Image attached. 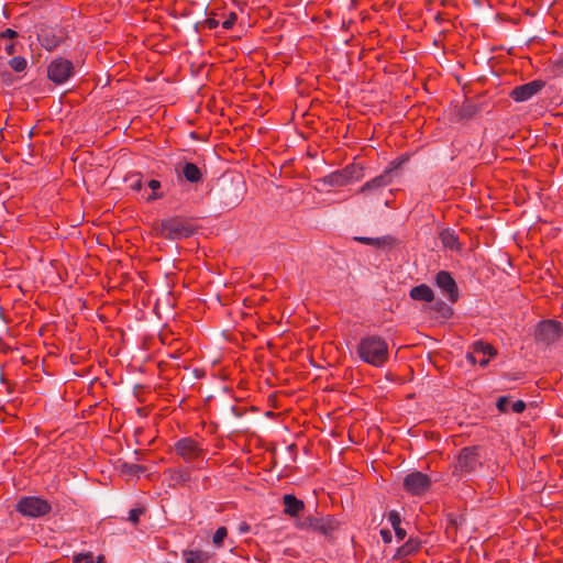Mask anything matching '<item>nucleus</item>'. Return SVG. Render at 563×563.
Listing matches in <instances>:
<instances>
[{
    "label": "nucleus",
    "instance_id": "obj_1",
    "mask_svg": "<svg viewBox=\"0 0 563 563\" xmlns=\"http://www.w3.org/2000/svg\"><path fill=\"white\" fill-rule=\"evenodd\" d=\"M387 343L379 336H367L360 341L357 354L371 365L380 366L387 358Z\"/></svg>",
    "mask_w": 563,
    "mask_h": 563
},
{
    "label": "nucleus",
    "instance_id": "obj_2",
    "mask_svg": "<svg viewBox=\"0 0 563 563\" xmlns=\"http://www.w3.org/2000/svg\"><path fill=\"white\" fill-rule=\"evenodd\" d=\"M244 192L245 185L240 178L223 179L217 190V199L222 207L233 208L242 201Z\"/></svg>",
    "mask_w": 563,
    "mask_h": 563
},
{
    "label": "nucleus",
    "instance_id": "obj_3",
    "mask_svg": "<svg viewBox=\"0 0 563 563\" xmlns=\"http://www.w3.org/2000/svg\"><path fill=\"white\" fill-rule=\"evenodd\" d=\"M155 231L158 235L168 240H181L192 235L195 229L186 220L180 218L163 219L156 224Z\"/></svg>",
    "mask_w": 563,
    "mask_h": 563
},
{
    "label": "nucleus",
    "instance_id": "obj_4",
    "mask_svg": "<svg viewBox=\"0 0 563 563\" xmlns=\"http://www.w3.org/2000/svg\"><path fill=\"white\" fill-rule=\"evenodd\" d=\"M363 167L360 164H350L341 170L333 172L318 180L320 185L341 187L363 178Z\"/></svg>",
    "mask_w": 563,
    "mask_h": 563
},
{
    "label": "nucleus",
    "instance_id": "obj_5",
    "mask_svg": "<svg viewBox=\"0 0 563 563\" xmlns=\"http://www.w3.org/2000/svg\"><path fill=\"white\" fill-rule=\"evenodd\" d=\"M15 510L29 519L42 518L51 512V504L37 496H24L15 505Z\"/></svg>",
    "mask_w": 563,
    "mask_h": 563
},
{
    "label": "nucleus",
    "instance_id": "obj_6",
    "mask_svg": "<svg viewBox=\"0 0 563 563\" xmlns=\"http://www.w3.org/2000/svg\"><path fill=\"white\" fill-rule=\"evenodd\" d=\"M409 161V155L404 154L398 157L396 161L391 162L390 165L377 177L372 180L365 183L361 191L365 192L368 190H376L386 187L391 184L394 178L399 175V170L401 167Z\"/></svg>",
    "mask_w": 563,
    "mask_h": 563
},
{
    "label": "nucleus",
    "instance_id": "obj_7",
    "mask_svg": "<svg viewBox=\"0 0 563 563\" xmlns=\"http://www.w3.org/2000/svg\"><path fill=\"white\" fill-rule=\"evenodd\" d=\"M434 284L442 296L446 297L451 303L459 300L460 294L457 284L449 272L440 271L435 275Z\"/></svg>",
    "mask_w": 563,
    "mask_h": 563
},
{
    "label": "nucleus",
    "instance_id": "obj_8",
    "mask_svg": "<svg viewBox=\"0 0 563 563\" xmlns=\"http://www.w3.org/2000/svg\"><path fill=\"white\" fill-rule=\"evenodd\" d=\"M73 73L74 66L71 62L62 57L54 59L47 68L48 78L55 84H64L70 78Z\"/></svg>",
    "mask_w": 563,
    "mask_h": 563
},
{
    "label": "nucleus",
    "instance_id": "obj_9",
    "mask_svg": "<svg viewBox=\"0 0 563 563\" xmlns=\"http://www.w3.org/2000/svg\"><path fill=\"white\" fill-rule=\"evenodd\" d=\"M561 334V323L554 320H545L540 322L536 330V339L547 344L558 341Z\"/></svg>",
    "mask_w": 563,
    "mask_h": 563
},
{
    "label": "nucleus",
    "instance_id": "obj_10",
    "mask_svg": "<svg viewBox=\"0 0 563 563\" xmlns=\"http://www.w3.org/2000/svg\"><path fill=\"white\" fill-rule=\"evenodd\" d=\"M495 355L493 346L485 342H475L472 350L467 353L466 357L471 364H478L479 366H486L490 358Z\"/></svg>",
    "mask_w": 563,
    "mask_h": 563
},
{
    "label": "nucleus",
    "instance_id": "obj_11",
    "mask_svg": "<svg viewBox=\"0 0 563 563\" xmlns=\"http://www.w3.org/2000/svg\"><path fill=\"white\" fill-rule=\"evenodd\" d=\"M544 85L545 84L542 80H532L530 82L514 88L510 93V97L518 102L527 101L534 95L540 92Z\"/></svg>",
    "mask_w": 563,
    "mask_h": 563
},
{
    "label": "nucleus",
    "instance_id": "obj_12",
    "mask_svg": "<svg viewBox=\"0 0 563 563\" xmlns=\"http://www.w3.org/2000/svg\"><path fill=\"white\" fill-rule=\"evenodd\" d=\"M175 450L186 461H192L202 454V449L189 438L179 440L175 445Z\"/></svg>",
    "mask_w": 563,
    "mask_h": 563
},
{
    "label": "nucleus",
    "instance_id": "obj_13",
    "mask_svg": "<svg viewBox=\"0 0 563 563\" xmlns=\"http://www.w3.org/2000/svg\"><path fill=\"white\" fill-rule=\"evenodd\" d=\"M426 313L434 323H443L453 316V309L443 301H437L428 310L424 309Z\"/></svg>",
    "mask_w": 563,
    "mask_h": 563
},
{
    "label": "nucleus",
    "instance_id": "obj_14",
    "mask_svg": "<svg viewBox=\"0 0 563 563\" xmlns=\"http://www.w3.org/2000/svg\"><path fill=\"white\" fill-rule=\"evenodd\" d=\"M478 463L479 462H478L475 449H472V448L463 449L457 457V467L462 472L474 471L476 468V466L478 465Z\"/></svg>",
    "mask_w": 563,
    "mask_h": 563
},
{
    "label": "nucleus",
    "instance_id": "obj_15",
    "mask_svg": "<svg viewBox=\"0 0 563 563\" xmlns=\"http://www.w3.org/2000/svg\"><path fill=\"white\" fill-rule=\"evenodd\" d=\"M404 488L411 496H420L422 494V473L419 471L411 472L404 477Z\"/></svg>",
    "mask_w": 563,
    "mask_h": 563
},
{
    "label": "nucleus",
    "instance_id": "obj_16",
    "mask_svg": "<svg viewBox=\"0 0 563 563\" xmlns=\"http://www.w3.org/2000/svg\"><path fill=\"white\" fill-rule=\"evenodd\" d=\"M284 512L288 516L296 517L303 510L305 504L302 500L297 499L294 495L287 494L284 496Z\"/></svg>",
    "mask_w": 563,
    "mask_h": 563
},
{
    "label": "nucleus",
    "instance_id": "obj_17",
    "mask_svg": "<svg viewBox=\"0 0 563 563\" xmlns=\"http://www.w3.org/2000/svg\"><path fill=\"white\" fill-rule=\"evenodd\" d=\"M439 238L442 242L443 247L449 249L451 251H459L460 243L459 239L452 230H442L439 234Z\"/></svg>",
    "mask_w": 563,
    "mask_h": 563
},
{
    "label": "nucleus",
    "instance_id": "obj_18",
    "mask_svg": "<svg viewBox=\"0 0 563 563\" xmlns=\"http://www.w3.org/2000/svg\"><path fill=\"white\" fill-rule=\"evenodd\" d=\"M183 558L186 563H208L210 555L203 551L185 550Z\"/></svg>",
    "mask_w": 563,
    "mask_h": 563
},
{
    "label": "nucleus",
    "instance_id": "obj_19",
    "mask_svg": "<svg viewBox=\"0 0 563 563\" xmlns=\"http://www.w3.org/2000/svg\"><path fill=\"white\" fill-rule=\"evenodd\" d=\"M183 174L185 178L190 183H198L201 179L200 169L192 163H186L184 165Z\"/></svg>",
    "mask_w": 563,
    "mask_h": 563
},
{
    "label": "nucleus",
    "instance_id": "obj_20",
    "mask_svg": "<svg viewBox=\"0 0 563 563\" xmlns=\"http://www.w3.org/2000/svg\"><path fill=\"white\" fill-rule=\"evenodd\" d=\"M74 563H103V556L93 558L91 553H80L74 556Z\"/></svg>",
    "mask_w": 563,
    "mask_h": 563
},
{
    "label": "nucleus",
    "instance_id": "obj_21",
    "mask_svg": "<svg viewBox=\"0 0 563 563\" xmlns=\"http://www.w3.org/2000/svg\"><path fill=\"white\" fill-rule=\"evenodd\" d=\"M355 240L361 242V243L374 245V246H377V247H382V246L387 244V239L386 238L357 236V238H355Z\"/></svg>",
    "mask_w": 563,
    "mask_h": 563
},
{
    "label": "nucleus",
    "instance_id": "obj_22",
    "mask_svg": "<svg viewBox=\"0 0 563 563\" xmlns=\"http://www.w3.org/2000/svg\"><path fill=\"white\" fill-rule=\"evenodd\" d=\"M121 471L129 475H139L140 473H143L145 471V467L137 465L133 462H130L123 463L121 466Z\"/></svg>",
    "mask_w": 563,
    "mask_h": 563
},
{
    "label": "nucleus",
    "instance_id": "obj_23",
    "mask_svg": "<svg viewBox=\"0 0 563 563\" xmlns=\"http://www.w3.org/2000/svg\"><path fill=\"white\" fill-rule=\"evenodd\" d=\"M9 65L15 71H23L26 68L27 63L24 57L15 56L10 59Z\"/></svg>",
    "mask_w": 563,
    "mask_h": 563
},
{
    "label": "nucleus",
    "instance_id": "obj_24",
    "mask_svg": "<svg viewBox=\"0 0 563 563\" xmlns=\"http://www.w3.org/2000/svg\"><path fill=\"white\" fill-rule=\"evenodd\" d=\"M314 530L323 533L324 536H330L334 530V526L332 525L331 521H324L322 519H319L318 526L314 528Z\"/></svg>",
    "mask_w": 563,
    "mask_h": 563
},
{
    "label": "nucleus",
    "instance_id": "obj_25",
    "mask_svg": "<svg viewBox=\"0 0 563 563\" xmlns=\"http://www.w3.org/2000/svg\"><path fill=\"white\" fill-rule=\"evenodd\" d=\"M228 534L227 528L220 527L213 534L212 542L216 547L220 548L222 545L223 540Z\"/></svg>",
    "mask_w": 563,
    "mask_h": 563
},
{
    "label": "nucleus",
    "instance_id": "obj_26",
    "mask_svg": "<svg viewBox=\"0 0 563 563\" xmlns=\"http://www.w3.org/2000/svg\"><path fill=\"white\" fill-rule=\"evenodd\" d=\"M147 186L152 189L153 194L150 195L146 199L147 200H154L156 198H159L162 195L157 192V190L161 188V183L156 179H152L147 183Z\"/></svg>",
    "mask_w": 563,
    "mask_h": 563
},
{
    "label": "nucleus",
    "instance_id": "obj_27",
    "mask_svg": "<svg viewBox=\"0 0 563 563\" xmlns=\"http://www.w3.org/2000/svg\"><path fill=\"white\" fill-rule=\"evenodd\" d=\"M496 406L500 412H508L510 410V400L506 396L499 397Z\"/></svg>",
    "mask_w": 563,
    "mask_h": 563
},
{
    "label": "nucleus",
    "instance_id": "obj_28",
    "mask_svg": "<svg viewBox=\"0 0 563 563\" xmlns=\"http://www.w3.org/2000/svg\"><path fill=\"white\" fill-rule=\"evenodd\" d=\"M144 512L143 508H134L131 509L129 512L128 520L132 522L133 525H136L139 522L140 516Z\"/></svg>",
    "mask_w": 563,
    "mask_h": 563
},
{
    "label": "nucleus",
    "instance_id": "obj_29",
    "mask_svg": "<svg viewBox=\"0 0 563 563\" xmlns=\"http://www.w3.org/2000/svg\"><path fill=\"white\" fill-rule=\"evenodd\" d=\"M388 521L393 526V528H397V526H400V515L396 510H391L388 514Z\"/></svg>",
    "mask_w": 563,
    "mask_h": 563
},
{
    "label": "nucleus",
    "instance_id": "obj_30",
    "mask_svg": "<svg viewBox=\"0 0 563 563\" xmlns=\"http://www.w3.org/2000/svg\"><path fill=\"white\" fill-rule=\"evenodd\" d=\"M526 409V404L522 400L514 401L510 405V410L516 413H521Z\"/></svg>",
    "mask_w": 563,
    "mask_h": 563
},
{
    "label": "nucleus",
    "instance_id": "obj_31",
    "mask_svg": "<svg viewBox=\"0 0 563 563\" xmlns=\"http://www.w3.org/2000/svg\"><path fill=\"white\" fill-rule=\"evenodd\" d=\"M411 298L422 300V284L413 287L410 291Z\"/></svg>",
    "mask_w": 563,
    "mask_h": 563
},
{
    "label": "nucleus",
    "instance_id": "obj_32",
    "mask_svg": "<svg viewBox=\"0 0 563 563\" xmlns=\"http://www.w3.org/2000/svg\"><path fill=\"white\" fill-rule=\"evenodd\" d=\"M235 21H236V14L231 13L229 15V18L225 21H223L222 27L225 30H230L234 25Z\"/></svg>",
    "mask_w": 563,
    "mask_h": 563
},
{
    "label": "nucleus",
    "instance_id": "obj_33",
    "mask_svg": "<svg viewBox=\"0 0 563 563\" xmlns=\"http://www.w3.org/2000/svg\"><path fill=\"white\" fill-rule=\"evenodd\" d=\"M318 521H319V519H317V518H307L301 523V527H308V528H312L314 530V528L318 526Z\"/></svg>",
    "mask_w": 563,
    "mask_h": 563
},
{
    "label": "nucleus",
    "instance_id": "obj_34",
    "mask_svg": "<svg viewBox=\"0 0 563 563\" xmlns=\"http://www.w3.org/2000/svg\"><path fill=\"white\" fill-rule=\"evenodd\" d=\"M43 45L46 49L51 51L53 49L54 47H56L58 45V41L56 40H49L47 37H44L43 38Z\"/></svg>",
    "mask_w": 563,
    "mask_h": 563
},
{
    "label": "nucleus",
    "instance_id": "obj_35",
    "mask_svg": "<svg viewBox=\"0 0 563 563\" xmlns=\"http://www.w3.org/2000/svg\"><path fill=\"white\" fill-rule=\"evenodd\" d=\"M434 299L433 290L424 285V302H431Z\"/></svg>",
    "mask_w": 563,
    "mask_h": 563
},
{
    "label": "nucleus",
    "instance_id": "obj_36",
    "mask_svg": "<svg viewBox=\"0 0 563 563\" xmlns=\"http://www.w3.org/2000/svg\"><path fill=\"white\" fill-rule=\"evenodd\" d=\"M130 187L133 190H141L142 188V180L140 178H136L135 180H132L130 184Z\"/></svg>",
    "mask_w": 563,
    "mask_h": 563
},
{
    "label": "nucleus",
    "instance_id": "obj_37",
    "mask_svg": "<svg viewBox=\"0 0 563 563\" xmlns=\"http://www.w3.org/2000/svg\"><path fill=\"white\" fill-rule=\"evenodd\" d=\"M380 536L385 542L391 541V532L389 530H382Z\"/></svg>",
    "mask_w": 563,
    "mask_h": 563
},
{
    "label": "nucleus",
    "instance_id": "obj_38",
    "mask_svg": "<svg viewBox=\"0 0 563 563\" xmlns=\"http://www.w3.org/2000/svg\"><path fill=\"white\" fill-rule=\"evenodd\" d=\"M394 530L399 540H402L405 538L406 531L401 529L400 526H397V528H394Z\"/></svg>",
    "mask_w": 563,
    "mask_h": 563
},
{
    "label": "nucleus",
    "instance_id": "obj_39",
    "mask_svg": "<svg viewBox=\"0 0 563 563\" xmlns=\"http://www.w3.org/2000/svg\"><path fill=\"white\" fill-rule=\"evenodd\" d=\"M15 35H16V32L11 29H7L4 32L1 33V36L9 37V38L14 37Z\"/></svg>",
    "mask_w": 563,
    "mask_h": 563
},
{
    "label": "nucleus",
    "instance_id": "obj_40",
    "mask_svg": "<svg viewBox=\"0 0 563 563\" xmlns=\"http://www.w3.org/2000/svg\"><path fill=\"white\" fill-rule=\"evenodd\" d=\"M206 23H207V25H208V27H209V29H214V27H217V26H218V24H219V22H218L217 20H214V19H208V20L206 21Z\"/></svg>",
    "mask_w": 563,
    "mask_h": 563
},
{
    "label": "nucleus",
    "instance_id": "obj_41",
    "mask_svg": "<svg viewBox=\"0 0 563 563\" xmlns=\"http://www.w3.org/2000/svg\"><path fill=\"white\" fill-rule=\"evenodd\" d=\"M250 530V526L245 522H242L240 526H239V532L240 533H246L249 532Z\"/></svg>",
    "mask_w": 563,
    "mask_h": 563
},
{
    "label": "nucleus",
    "instance_id": "obj_42",
    "mask_svg": "<svg viewBox=\"0 0 563 563\" xmlns=\"http://www.w3.org/2000/svg\"><path fill=\"white\" fill-rule=\"evenodd\" d=\"M13 48H14V45H13V44H9V45H7L5 51H7L9 54H11V53L13 52Z\"/></svg>",
    "mask_w": 563,
    "mask_h": 563
},
{
    "label": "nucleus",
    "instance_id": "obj_43",
    "mask_svg": "<svg viewBox=\"0 0 563 563\" xmlns=\"http://www.w3.org/2000/svg\"><path fill=\"white\" fill-rule=\"evenodd\" d=\"M423 481H424V487H426V486H427V484H428V482H429V479H428V477H427L426 475H424V477H423Z\"/></svg>",
    "mask_w": 563,
    "mask_h": 563
},
{
    "label": "nucleus",
    "instance_id": "obj_44",
    "mask_svg": "<svg viewBox=\"0 0 563 563\" xmlns=\"http://www.w3.org/2000/svg\"><path fill=\"white\" fill-rule=\"evenodd\" d=\"M423 437H424V439H428V438H429V434H428V432H427V431H424Z\"/></svg>",
    "mask_w": 563,
    "mask_h": 563
},
{
    "label": "nucleus",
    "instance_id": "obj_45",
    "mask_svg": "<svg viewBox=\"0 0 563 563\" xmlns=\"http://www.w3.org/2000/svg\"><path fill=\"white\" fill-rule=\"evenodd\" d=\"M432 16H433V19H435V20H437V19L439 18V14H435V13H434Z\"/></svg>",
    "mask_w": 563,
    "mask_h": 563
}]
</instances>
